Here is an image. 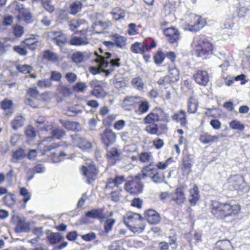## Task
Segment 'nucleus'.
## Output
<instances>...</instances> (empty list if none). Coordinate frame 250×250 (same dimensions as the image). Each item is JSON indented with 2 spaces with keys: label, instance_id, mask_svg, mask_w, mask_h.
<instances>
[{
  "label": "nucleus",
  "instance_id": "nucleus-17",
  "mask_svg": "<svg viewBox=\"0 0 250 250\" xmlns=\"http://www.w3.org/2000/svg\"><path fill=\"white\" fill-rule=\"evenodd\" d=\"M104 208L93 209L87 211L85 216L93 219L97 218L101 222H104L106 219V215L104 213Z\"/></svg>",
  "mask_w": 250,
  "mask_h": 250
},
{
  "label": "nucleus",
  "instance_id": "nucleus-14",
  "mask_svg": "<svg viewBox=\"0 0 250 250\" xmlns=\"http://www.w3.org/2000/svg\"><path fill=\"white\" fill-rule=\"evenodd\" d=\"M144 215L147 221L150 224H157L161 220L159 214L155 210L152 209L146 210L144 213Z\"/></svg>",
  "mask_w": 250,
  "mask_h": 250
},
{
  "label": "nucleus",
  "instance_id": "nucleus-56",
  "mask_svg": "<svg viewBox=\"0 0 250 250\" xmlns=\"http://www.w3.org/2000/svg\"><path fill=\"white\" fill-rule=\"evenodd\" d=\"M64 77L70 83H74L77 79V75L71 72L66 73Z\"/></svg>",
  "mask_w": 250,
  "mask_h": 250
},
{
  "label": "nucleus",
  "instance_id": "nucleus-25",
  "mask_svg": "<svg viewBox=\"0 0 250 250\" xmlns=\"http://www.w3.org/2000/svg\"><path fill=\"white\" fill-rule=\"evenodd\" d=\"M110 38L114 42L115 45L118 48H122L126 44V38L118 34H114L110 36Z\"/></svg>",
  "mask_w": 250,
  "mask_h": 250
},
{
  "label": "nucleus",
  "instance_id": "nucleus-35",
  "mask_svg": "<svg viewBox=\"0 0 250 250\" xmlns=\"http://www.w3.org/2000/svg\"><path fill=\"white\" fill-rule=\"evenodd\" d=\"M111 13L116 21L124 19L125 17V11L119 7L113 8Z\"/></svg>",
  "mask_w": 250,
  "mask_h": 250
},
{
  "label": "nucleus",
  "instance_id": "nucleus-4",
  "mask_svg": "<svg viewBox=\"0 0 250 250\" xmlns=\"http://www.w3.org/2000/svg\"><path fill=\"white\" fill-rule=\"evenodd\" d=\"M152 163L143 168L142 172H146L147 176L150 177L151 180L156 184H160L165 181V177L163 173L158 171L157 168L153 167Z\"/></svg>",
  "mask_w": 250,
  "mask_h": 250
},
{
  "label": "nucleus",
  "instance_id": "nucleus-61",
  "mask_svg": "<svg viewBox=\"0 0 250 250\" xmlns=\"http://www.w3.org/2000/svg\"><path fill=\"white\" fill-rule=\"evenodd\" d=\"M151 156L150 153L142 152L140 155L139 159L141 162L146 163L150 160V158Z\"/></svg>",
  "mask_w": 250,
  "mask_h": 250
},
{
  "label": "nucleus",
  "instance_id": "nucleus-52",
  "mask_svg": "<svg viewBox=\"0 0 250 250\" xmlns=\"http://www.w3.org/2000/svg\"><path fill=\"white\" fill-rule=\"evenodd\" d=\"M229 126L231 128L238 130H242L244 128V125L239 121L236 120L230 122Z\"/></svg>",
  "mask_w": 250,
  "mask_h": 250
},
{
  "label": "nucleus",
  "instance_id": "nucleus-38",
  "mask_svg": "<svg viewBox=\"0 0 250 250\" xmlns=\"http://www.w3.org/2000/svg\"><path fill=\"white\" fill-rule=\"evenodd\" d=\"M165 59V54L161 50H158L153 56L154 63L157 65L162 64Z\"/></svg>",
  "mask_w": 250,
  "mask_h": 250
},
{
  "label": "nucleus",
  "instance_id": "nucleus-26",
  "mask_svg": "<svg viewBox=\"0 0 250 250\" xmlns=\"http://www.w3.org/2000/svg\"><path fill=\"white\" fill-rule=\"evenodd\" d=\"M46 239L50 245H55L62 241L63 237L59 232H51L50 233L46 236Z\"/></svg>",
  "mask_w": 250,
  "mask_h": 250
},
{
  "label": "nucleus",
  "instance_id": "nucleus-37",
  "mask_svg": "<svg viewBox=\"0 0 250 250\" xmlns=\"http://www.w3.org/2000/svg\"><path fill=\"white\" fill-rule=\"evenodd\" d=\"M126 227L132 232L136 233H140L142 232L145 229V226L143 224L140 223L135 224V225L130 224V225L126 226Z\"/></svg>",
  "mask_w": 250,
  "mask_h": 250
},
{
  "label": "nucleus",
  "instance_id": "nucleus-40",
  "mask_svg": "<svg viewBox=\"0 0 250 250\" xmlns=\"http://www.w3.org/2000/svg\"><path fill=\"white\" fill-rule=\"evenodd\" d=\"M10 40V38H4V41H0V55H3L6 53L11 47V45L7 43V42Z\"/></svg>",
  "mask_w": 250,
  "mask_h": 250
},
{
  "label": "nucleus",
  "instance_id": "nucleus-57",
  "mask_svg": "<svg viewBox=\"0 0 250 250\" xmlns=\"http://www.w3.org/2000/svg\"><path fill=\"white\" fill-rule=\"evenodd\" d=\"M13 104V102L7 99H5L0 102L1 107L4 110L10 109Z\"/></svg>",
  "mask_w": 250,
  "mask_h": 250
},
{
  "label": "nucleus",
  "instance_id": "nucleus-12",
  "mask_svg": "<svg viewBox=\"0 0 250 250\" xmlns=\"http://www.w3.org/2000/svg\"><path fill=\"white\" fill-rule=\"evenodd\" d=\"M71 137L74 143H75L80 148L83 150L89 149L92 147L91 143L89 141L78 134L71 135Z\"/></svg>",
  "mask_w": 250,
  "mask_h": 250
},
{
  "label": "nucleus",
  "instance_id": "nucleus-59",
  "mask_svg": "<svg viewBox=\"0 0 250 250\" xmlns=\"http://www.w3.org/2000/svg\"><path fill=\"white\" fill-rule=\"evenodd\" d=\"M38 85L41 87H49L52 85V83L49 79H44L38 82Z\"/></svg>",
  "mask_w": 250,
  "mask_h": 250
},
{
  "label": "nucleus",
  "instance_id": "nucleus-36",
  "mask_svg": "<svg viewBox=\"0 0 250 250\" xmlns=\"http://www.w3.org/2000/svg\"><path fill=\"white\" fill-rule=\"evenodd\" d=\"M82 8V4L80 1H76L72 2L70 5L69 13L71 15H76Z\"/></svg>",
  "mask_w": 250,
  "mask_h": 250
},
{
  "label": "nucleus",
  "instance_id": "nucleus-22",
  "mask_svg": "<svg viewBox=\"0 0 250 250\" xmlns=\"http://www.w3.org/2000/svg\"><path fill=\"white\" fill-rule=\"evenodd\" d=\"M212 49L211 43L209 42L204 43L203 46H202L200 49L197 50L198 56L203 58V59H206L209 55L211 54Z\"/></svg>",
  "mask_w": 250,
  "mask_h": 250
},
{
  "label": "nucleus",
  "instance_id": "nucleus-10",
  "mask_svg": "<svg viewBox=\"0 0 250 250\" xmlns=\"http://www.w3.org/2000/svg\"><path fill=\"white\" fill-rule=\"evenodd\" d=\"M194 156L189 153L184 154L182 159L181 169L183 172L188 174L191 171V168L194 163Z\"/></svg>",
  "mask_w": 250,
  "mask_h": 250
},
{
  "label": "nucleus",
  "instance_id": "nucleus-49",
  "mask_svg": "<svg viewBox=\"0 0 250 250\" xmlns=\"http://www.w3.org/2000/svg\"><path fill=\"white\" fill-rule=\"evenodd\" d=\"M141 97L140 96H127L124 98L123 103L128 105H133L136 103V100L140 99Z\"/></svg>",
  "mask_w": 250,
  "mask_h": 250
},
{
  "label": "nucleus",
  "instance_id": "nucleus-39",
  "mask_svg": "<svg viewBox=\"0 0 250 250\" xmlns=\"http://www.w3.org/2000/svg\"><path fill=\"white\" fill-rule=\"evenodd\" d=\"M231 243L229 240H220L216 243V246L219 250H228Z\"/></svg>",
  "mask_w": 250,
  "mask_h": 250
},
{
  "label": "nucleus",
  "instance_id": "nucleus-23",
  "mask_svg": "<svg viewBox=\"0 0 250 250\" xmlns=\"http://www.w3.org/2000/svg\"><path fill=\"white\" fill-rule=\"evenodd\" d=\"M173 120L179 122L182 126L185 127L187 123L186 112L184 110H180L174 113L171 117Z\"/></svg>",
  "mask_w": 250,
  "mask_h": 250
},
{
  "label": "nucleus",
  "instance_id": "nucleus-6",
  "mask_svg": "<svg viewBox=\"0 0 250 250\" xmlns=\"http://www.w3.org/2000/svg\"><path fill=\"white\" fill-rule=\"evenodd\" d=\"M83 174L87 178V182L90 184L97 178L98 170L95 166L93 164H90L87 166H83L82 167Z\"/></svg>",
  "mask_w": 250,
  "mask_h": 250
},
{
  "label": "nucleus",
  "instance_id": "nucleus-44",
  "mask_svg": "<svg viewBox=\"0 0 250 250\" xmlns=\"http://www.w3.org/2000/svg\"><path fill=\"white\" fill-rule=\"evenodd\" d=\"M139 103L140 104L138 107L139 111L142 114L147 112L150 107V104L148 101L146 100H142Z\"/></svg>",
  "mask_w": 250,
  "mask_h": 250
},
{
  "label": "nucleus",
  "instance_id": "nucleus-53",
  "mask_svg": "<svg viewBox=\"0 0 250 250\" xmlns=\"http://www.w3.org/2000/svg\"><path fill=\"white\" fill-rule=\"evenodd\" d=\"M130 50L135 54H142V50H141V43L140 42H136L132 44L130 47Z\"/></svg>",
  "mask_w": 250,
  "mask_h": 250
},
{
  "label": "nucleus",
  "instance_id": "nucleus-55",
  "mask_svg": "<svg viewBox=\"0 0 250 250\" xmlns=\"http://www.w3.org/2000/svg\"><path fill=\"white\" fill-rule=\"evenodd\" d=\"M145 130L150 134H157L158 131L157 124H153L152 125H148L146 127Z\"/></svg>",
  "mask_w": 250,
  "mask_h": 250
},
{
  "label": "nucleus",
  "instance_id": "nucleus-41",
  "mask_svg": "<svg viewBox=\"0 0 250 250\" xmlns=\"http://www.w3.org/2000/svg\"><path fill=\"white\" fill-rule=\"evenodd\" d=\"M105 23L102 21H98L95 22L92 25V28L96 33L101 34L103 33L104 29L105 28Z\"/></svg>",
  "mask_w": 250,
  "mask_h": 250
},
{
  "label": "nucleus",
  "instance_id": "nucleus-24",
  "mask_svg": "<svg viewBox=\"0 0 250 250\" xmlns=\"http://www.w3.org/2000/svg\"><path fill=\"white\" fill-rule=\"evenodd\" d=\"M189 202L192 205H195L200 199L199 191L196 185L189 190Z\"/></svg>",
  "mask_w": 250,
  "mask_h": 250
},
{
  "label": "nucleus",
  "instance_id": "nucleus-33",
  "mask_svg": "<svg viewBox=\"0 0 250 250\" xmlns=\"http://www.w3.org/2000/svg\"><path fill=\"white\" fill-rule=\"evenodd\" d=\"M15 10L18 11L19 15H17V18L20 20L21 18L23 17L24 16L30 12L28 9L24 8L22 4L16 2L15 6Z\"/></svg>",
  "mask_w": 250,
  "mask_h": 250
},
{
  "label": "nucleus",
  "instance_id": "nucleus-54",
  "mask_svg": "<svg viewBox=\"0 0 250 250\" xmlns=\"http://www.w3.org/2000/svg\"><path fill=\"white\" fill-rule=\"evenodd\" d=\"M13 33L16 37H21L24 33L23 27L20 25L14 26L13 27Z\"/></svg>",
  "mask_w": 250,
  "mask_h": 250
},
{
  "label": "nucleus",
  "instance_id": "nucleus-21",
  "mask_svg": "<svg viewBox=\"0 0 250 250\" xmlns=\"http://www.w3.org/2000/svg\"><path fill=\"white\" fill-rule=\"evenodd\" d=\"M59 122L68 130L78 132L81 129L80 125L78 122L64 119H60Z\"/></svg>",
  "mask_w": 250,
  "mask_h": 250
},
{
  "label": "nucleus",
  "instance_id": "nucleus-50",
  "mask_svg": "<svg viewBox=\"0 0 250 250\" xmlns=\"http://www.w3.org/2000/svg\"><path fill=\"white\" fill-rule=\"evenodd\" d=\"M62 78V75L59 72L56 71H52L50 73L49 80L51 81L59 82Z\"/></svg>",
  "mask_w": 250,
  "mask_h": 250
},
{
  "label": "nucleus",
  "instance_id": "nucleus-63",
  "mask_svg": "<svg viewBox=\"0 0 250 250\" xmlns=\"http://www.w3.org/2000/svg\"><path fill=\"white\" fill-rule=\"evenodd\" d=\"M27 94L34 99H37L39 95V92L35 87L29 88L27 91Z\"/></svg>",
  "mask_w": 250,
  "mask_h": 250
},
{
  "label": "nucleus",
  "instance_id": "nucleus-27",
  "mask_svg": "<svg viewBox=\"0 0 250 250\" xmlns=\"http://www.w3.org/2000/svg\"><path fill=\"white\" fill-rule=\"evenodd\" d=\"M218 139V136H212L208 132L204 133L200 135L199 138L200 141L204 144H210L216 142Z\"/></svg>",
  "mask_w": 250,
  "mask_h": 250
},
{
  "label": "nucleus",
  "instance_id": "nucleus-30",
  "mask_svg": "<svg viewBox=\"0 0 250 250\" xmlns=\"http://www.w3.org/2000/svg\"><path fill=\"white\" fill-rule=\"evenodd\" d=\"M197 18L196 22L192 25L190 26L188 30L190 31L197 32L200 29L203 27L205 24V21L204 19L200 16H196Z\"/></svg>",
  "mask_w": 250,
  "mask_h": 250
},
{
  "label": "nucleus",
  "instance_id": "nucleus-58",
  "mask_svg": "<svg viewBox=\"0 0 250 250\" xmlns=\"http://www.w3.org/2000/svg\"><path fill=\"white\" fill-rule=\"evenodd\" d=\"M16 67L19 72L23 73H30L32 70L31 67L27 64L19 65Z\"/></svg>",
  "mask_w": 250,
  "mask_h": 250
},
{
  "label": "nucleus",
  "instance_id": "nucleus-5",
  "mask_svg": "<svg viewBox=\"0 0 250 250\" xmlns=\"http://www.w3.org/2000/svg\"><path fill=\"white\" fill-rule=\"evenodd\" d=\"M69 29L73 31L76 30V33L79 32L83 35H84L88 30L87 22L84 20H73L70 21L69 23Z\"/></svg>",
  "mask_w": 250,
  "mask_h": 250
},
{
  "label": "nucleus",
  "instance_id": "nucleus-7",
  "mask_svg": "<svg viewBox=\"0 0 250 250\" xmlns=\"http://www.w3.org/2000/svg\"><path fill=\"white\" fill-rule=\"evenodd\" d=\"M41 128L44 130L51 129L50 131L51 136L47 137L46 138L47 141H51L53 139H61L66 135V132L64 130L59 126H53L50 125L46 127H41Z\"/></svg>",
  "mask_w": 250,
  "mask_h": 250
},
{
  "label": "nucleus",
  "instance_id": "nucleus-15",
  "mask_svg": "<svg viewBox=\"0 0 250 250\" xmlns=\"http://www.w3.org/2000/svg\"><path fill=\"white\" fill-rule=\"evenodd\" d=\"M193 77L196 82L201 85L206 86L209 82L208 73L206 71L198 70Z\"/></svg>",
  "mask_w": 250,
  "mask_h": 250
},
{
  "label": "nucleus",
  "instance_id": "nucleus-60",
  "mask_svg": "<svg viewBox=\"0 0 250 250\" xmlns=\"http://www.w3.org/2000/svg\"><path fill=\"white\" fill-rule=\"evenodd\" d=\"M53 40L55 43L60 47H62L67 42L66 39L64 36H61V37L54 38Z\"/></svg>",
  "mask_w": 250,
  "mask_h": 250
},
{
  "label": "nucleus",
  "instance_id": "nucleus-8",
  "mask_svg": "<svg viewBox=\"0 0 250 250\" xmlns=\"http://www.w3.org/2000/svg\"><path fill=\"white\" fill-rule=\"evenodd\" d=\"M147 175L146 172L136 174L132 179L133 193H139L143 191L144 185L140 181L141 179H145Z\"/></svg>",
  "mask_w": 250,
  "mask_h": 250
},
{
  "label": "nucleus",
  "instance_id": "nucleus-28",
  "mask_svg": "<svg viewBox=\"0 0 250 250\" xmlns=\"http://www.w3.org/2000/svg\"><path fill=\"white\" fill-rule=\"evenodd\" d=\"M89 43L88 38L84 37L83 39L80 37L72 36L70 40V44L75 46L83 45Z\"/></svg>",
  "mask_w": 250,
  "mask_h": 250
},
{
  "label": "nucleus",
  "instance_id": "nucleus-42",
  "mask_svg": "<svg viewBox=\"0 0 250 250\" xmlns=\"http://www.w3.org/2000/svg\"><path fill=\"white\" fill-rule=\"evenodd\" d=\"M188 111L189 113H194L197 110L198 104L193 97H190L188 102Z\"/></svg>",
  "mask_w": 250,
  "mask_h": 250
},
{
  "label": "nucleus",
  "instance_id": "nucleus-32",
  "mask_svg": "<svg viewBox=\"0 0 250 250\" xmlns=\"http://www.w3.org/2000/svg\"><path fill=\"white\" fill-rule=\"evenodd\" d=\"M26 156V154L24 149L19 148L13 152L12 158L13 162L17 163L19 160L23 159Z\"/></svg>",
  "mask_w": 250,
  "mask_h": 250
},
{
  "label": "nucleus",
  "instance_id": "nucleus-45",
  "mask_svg": "<svg viewBox=\"0 0 250 250\" xmlns=\"http://www.w3.org/2000/svg\"><path fill=\"white\" fill-rule=\"evenodd\" d=\"M105 222L104 224V232L106 234L108 233L112 229L113 225L115 223V220L114 219H105Z\"/></svg>",
  "mask_w": 250,
  "mask_h": 250
},
{
  "label": "nucleus",
  "instance_id": "nucleus-62",
  "mask_svg": "<svg viewBox=\"0 0 250 250\" xmlns=\"http://www.w3.org/2000/svg\"><path fill=\"white\" fill-rule=\"evenodd\" d=\"M73 89L78 92L83 91L86 87V85L85 83L78 82L73 86Z\"/></svg>",
  "mask_w": 250,
  "mask_h": 250
},
{
  "label": "nucleus",
  "instance_id": "nucleus-34",
  "mask_svg": "<svg viewBox=\"0 0 250 250\" xmlns=\"http://www.w3.org/2000/svg\"><path fill=\"white\" fill-rule=\"evenodd\" d=\"M24 118L21 116L16 117L11 122L12 128L14 130L18 129L19 127L23 125Z\"/></svg>",
  "mask_w": 250,
  "mask_h": 250
},
{
  "label": "nucleus",
  "instance_id": "nucleus-43",
  "mask_svg": "<svg viewBox=\"0 0 250 250\" xmlns=\"http://www.w3.org/2000/svg\"><path fill=\"white\" fill-rule=\"evenodd\" d=\"M133 86L139 90L144 88V83L143 80L139 77L134 78L131 81Z\"/></svg>",
  "mask_w": 250,
  "mask_h": 250
},
{
  "label": "nucleus",
  "instance_id": "nucleus-19",
  "mask_svg": "<svg viewBox=\"0 0 250 250\" xmlns=\"http://www.w3.org/2000/svg\"><path fill=\"white\" fill-rule=\"evenodd\" d=\"M164 33L168 38V41L173 43L176 42L180 38V33L175 28H167L164 30Z\"/></svg>",
  "mask_w": 250,
  "mask_h": 250
},
{
  "label": "nucleus",
  "instance_id": "nucleus-1",
  "mask_svg": "<svg viewBox=\"0 0 250 250\" xmlns=\"http://www.w3.org/2000/svg\"><path fill=\"white\" fill-rule=\"evenodd\" d=\"M211 212L214 217L219 219H223L225 221L233 219L240 210L239 205H231L229 203H223L217 201L211 202Z\"/></svg>",
  "mask_w": 250,
  "mask_h": 250
},
{
  "label": "nucleus",
  "instance_id": "nucleus-2",
  "mask_svg": "<svg viewBox=\"0 0 250 250\" xmlns=\"http://www.w3.org/2000/svg\"><path fill=\"white\" fill-rule=\"evenodd\" d=\"M229 188L230 190H237L242 192H247L249 187L241 175L231 176L228 180Z\"/></svg>",
  "mask_w": 250,
  "mask_h": 250
},
{
  "label": "nucleus",
  "instance_id": "nucleus-3",
  "mask_svg": "<svg viewBox=\"0 0 250 250\" xmlns=\"http://www.w3.org/2000/svg\"><path fill=\"white\" fill-rule=\"evenodd\" d=\"M168 114L166 113L161 108H156L153 112H150L144 118L146 124H155L156 122L163 121L167 123Z\"/></svg>",
  "mask_w": 250,
  "mask_h": 250
},
{
  "label": "nucleus",
  "instance_id": "nucleus-47",
  "mask_svg": "<svg viewBox=\"0 0 250 250\" xmlns=\"http://www.w3.org/2000/svg\"><path fill=\"white\" fill-rule=\"evenodd\" d=\"M58 90L60 93L65 96H69L72 94L71 88L68 86L65 85L59 84Z\"/></svg>",
  "mask_w": 250,
  "mask_h": 250
},
{
  "label": "nucleus",
  "instance_id": "nucleus-64",
  "mask_svg": "<svg viewBox=\"0 0 250 250\" xmlns=\"http://www.w3.org/2000/svg\"><path fill=\"white\" fill-rule=\"evenodd\" d=\"M25 134L28 137L33 138L36 136V132L34 128L31 125L27 127L25 130Z\"/></svg>",
  "mask_w": 250,
  "mask_h": 250
},
{
  "label": "nucleus",
  "instance_id": "nucleus-46",
  "mask_svg": "<svg viewBox=\"0 0 250 250\" xmlns=\"http://www.w3.org/2000/svg\"><path fill=\"white\" fill-rule=\"evenodd\" d=\"M20 194L23 197V201L24 204H26L31 197V194L25 188H20Z\"/></svg>",
  "mask_w": 250,
  "mask_h": 250
},
{
  "label": "nucleus",
  "instance_id": "nucleus-29",
  "mask_svg": "<svg viewBox=\"0 0 250 250\" xmlns=\"http://www.w3.org/2000/svg\"><path fill=\"white\" fill-rule=\"evenodd\" d=\"M168 80L169 82L174 83L179 80V72L178 69L175 67L169 68V74Z\"/></svg>",
  "mask_w": 250,
  "mask_h": 250
},
{
  "label": "nucleus",
  "instance_id": "nucleus-11",
  "mask_svg": "<svg viewBox=\"0 0 250 250\" xmlns=\"http://www.w3.org/2000/svg\"><path fill=\"white\" fill-rule=\"evenodd\" d=\"M99 50L101 55H99L97 52H95V55L97 56L95 61L101 68H106L108 66L109 62L107 60L111 57V54L109 52L104 53L101 48Z\"/></svg>",
  "mask_w": 250,
  "mask_h": 250
},
{
  "label": "nucleus",
  "instance_id": "nucleus-13",
  "mask_svg": "<svg viewBox=\"0 0 250 250\" xmlns=\"http://www.w3.org/2000/svg\"><path fill=\"white\" fill-rule=\"evenodd\" d=\"M143 219L144 218L140 214L129 212L127 213L124 217V223L126 226L130 224L135 225V224L137 223L140 224Z\"/></svg>",
  "mask_w": 250,
  "mask_h": 250
},
{
  "label": "nucleus",
  "instance_id": "nucleus-18",
  "mask_svg": "<svg viewBox=\"0 0 250 250\" xmlns=\"http://www.w3.org/2000/svg\"><path fill=\"white\" fill-rule=\"evenodd\" d=\"M171 200L178 205H182L184 203L186 197L184 190L181 188H177L171 195Z\"/></svg>",
  "mask_w": 250,
  "mask_h": 250
},
{
  "label": "nucleus",
  "instance_id": "nucleus-48",
  "mask_svg": "<svg viewBox=\"0 0 250 250\" xmlns=\"http://www.w3.org/2000/svg\"><path fill=\"white\" fill-rule=\"evenodd\" d=\"M71 59L76 63H81L83 60V54L81 52H76L73 54Z\"/></svg>",
  "mask_w": 250,
  "mask_h": 250
},
{
  "label": "nucleus",
  "instance_id": "nucleus-20",
  "mask_svg": "<svg viewBox=\"0 0 250 250\" xmlns=\"http://www.w3.org/2000/svg\"><path fill=\"white\" fill-rule=\"evenodd\" d=\"M17 218L18 221L15 229V231L18 233L29 232L30 229L29 222H26L25 219L21 218L19 216H17Z\"/></svg>",
  "mask_w": 250,
  "mask_h": 250
},
{
  "label": "nucleus",
  "instance_id": "nucleus-51",
  "mask_svg": "<svg viewBox=\"0 0 250 250\" xmlns=\"http://www.w3.org/2000/svg\"><path fill=\"white\" fill-rule=\"evenodd\" d=\"M120 152L116 147H112L110 149H107L106 156L108 158H115L120 156Z\"/></svg>",
  "mask_w": 250,
  "mask_h": 250
},
{
  "label": "nucleus",
  "instance_id": "nucleus-31",
  "mask_svg": "<svg viewBox=\"0 0 250 250\" xmlns=\"http://www.w3.org/2000/svg\"><path fill=\"white\" fill-rule=\"evenodd\" d=\"M43 58L51 62H56L59 59L58 55L50 50H46L43 52Z\"/></svg>",
  "mask_w": 250,
  "mask_h": 250
},
{
  "label": "nucleus",
  "instance_id": "nucleus-9",
  "mask_svg": "<svg viewBox=\"0 0 250 250\" xmlns=\"http://www.w3.org/2000/svg\"><path fill=\"white\" fill-rule=\"evenodd\" d=\"M101 136L103 143L107 148L114 144L116 140V134L110 129H105L101 134Z\"/></svg>",
  "mask_w": 250,
  "mask_h": 250
},
{
  "label": "nucleus",
  "instance_id": "nucleus-16",
  "mask_svg": "<svg viewBox=\"0 0 250 250\" xmlns=\"http://www.w3.org/2000/svg\"><path fill=\"white\" fill-rule=\"evenodd\" d=\"M91 86L93 88L91 91L92 95L98 98H103L104 96L105 92L100 82L97 80L92 81L91 83Z\"/></svg>",
  "mask_w": 250,
  "mask_h": 250
}]
</instances>
